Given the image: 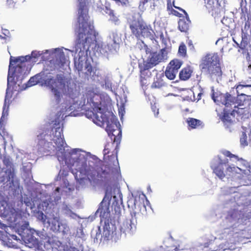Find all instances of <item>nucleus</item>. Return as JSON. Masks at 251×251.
<instances>
[{"label":"nucleus","instance_id":"32","mask_svg":"<svg viewBox=\"0 0 251 251\" xmlns=\"http://www.w3.org/2000/svg\"><path fill=\"white\" fill-rule=\"evenodd\" d=\"M177 72L171 68L167 67L165 71V75L170 80H173L176 77Z\"/></svg>","mask_w":251,"mask_h":251},{"label":"nucleus","instance_id":"38","mask_svg":"<svg viewBox=\"0 0 251 251\" xmlns=\"http://www.w3.org/2000/svg\"><path fill=\"white\" fill-rule=\"evenodd\" d=\"M140 45L142 47L141 50H143L147 54H151L152 52L151 51V49L149 48L147 45L145 44L143 42H142Z\"/></svg>","mask_w":251,"mask_h":251},{"label":"nucleus","instance_id":"48","mask_svg":"<svg viewBox=\"0 0 251 251\" xmlns=\"http://www.w3.org/2000/svg\"><path fill=\"white\" fill-rule=\"evenodd\" d=\"M175 3V1H173V6H174L175 8H176V9H178L179 10H180V11H182V12H183V13H184V14L185 15V16H186L187 17H188V14H187V13H186V12L184 9H183L182 8H180V7H177V6H175V3Z\"/></svg>","mask_w":251,"mask_h":251},{"label":"nucleus","instance_id":"28","mask_svg":"<svg viewBox=\"0 0 251 251\" xmlns=\"http://www.w3.org/2000/svg\"><path fill=\"white\" fill-rule=\"evenodd\" d=\"M4 213L6 216L10 219H13L14 221L16 220L19 215V212L13 207L9 208V211H5Z\"/></svg>","mask_w":251,"mask_h":251},{"label":"nucleus","instance_id":"16","mask_svg":"<svg viewBox=\"0 0 251 251\" xmlns=\"http://www.w3.org/2000/svg\"><path fill=\"white\" fill-rule=\"evenodd\" d=\"M138 68L141 85L142 86H147L148 84L149 79L151 75V73L150 69L152 67L142 61L138 63Z\"/></svg>","mask_w":251,"mask_h":251},{"label":"nucleus","instance_id":"20","mask_svg":"<svg viewBox=\"0 0 251 251\" xmlns=\"http://www.w3.org/2000/svg\"><path fill=\"white\" fill-rule=\"evenodd\" d=\"M63 117L64 115L60 111L56 114L53 113L50 114L47 119L49 124L50 125H52L53 126H63L65 124V118L67 116H66L65 118Z\"/></svg>","mask_w":251,"mask_h":251},{"label":"nucleus","instance_id":"44","mask_svg":"<svg viewBox=\"0 0 251 251\" xmlns=\"http://www.w3.org/2000/svg\"><path fill=\"white\" fill-rule=\"evenodd\" d=\"M124 113H125V108H124V106H122L119 109V116H120L121 120L123 118Z\"/></svg>","mask_w":251,"mask_h":251},{"label":"nucleus","instance_id":"21","mask_svg":"<svg viewBox=\"0 0 251 251\" xmlns=\"http://www.w3.org/2000/svg\"><path fill=\"white\" fill-rule=\"evenodd\" d=\"M120 145V144H118V142H115L114 140H111L110 142H108L105 144L103 151V154L105 155L112 152V155H115L116 159H117Z\"/></svg>","mask_w":251,"mask_h":251},{"label":"nucleus","instance_id":"3","mask_svg":"<svg viewBox=\"0 0 251 251\" xmlns=\"http://www.w3.org/2000/svg\"><path fill=\"white\" fill-rule=\"evenodd\" d=\"M63 126H51L43 130L37 135L35 142L38 151L42 153H48L54 151L56 147L52 141L57 145L62 142Z\"/></svg>","mask_w":251,"mask_h":251},{"label":"nucleus","instance_id":"1","mask_svg":"<svg viewBox=\"0 0 251 251\" xmlns=\"http://www.w3.org/2000/svg\"><path fill=\"white\" fill-rule=\"evenodd\" d=\"M77 24L75 28L76 35L75 51L78 59L75 60V67L79 72L82 71L85 62L87 61L88 51L92 44L96 41L97 35L94 26L89 22L88 9L85 0H79Z\"/></svg>","mask_w":251,"mask_h":251},{"label":"nucleus","instance_id":"33","mask_svg":"<svg viewBox=\"0 0 251 251\" xmlns=\"http://www.w3.org/2000/svg\"><path fill=\"white\" fill-rule=\"evenodd\" d=\"M186 123L188 126H201L203 124L201 120L193 118H187Z\"/></svg>","mask_w":251,"mask_h":251},{"label":"nucleus","instance_id":"37","mask_svg":"<svg viewBox=\"0 0 251 251\" xmlns=\"http://www.w3.org/2000/svg\"><path fill=\"white\" fill-rule=\"evenodd\" d=\"M163 86V83L162 82V80L157 79L156 81H154L152 85V88H160Z\"/></svg>","mask_w":251,"mask_h":251},{"label":"nucleus","instance_id":"18","mask_svg":"<svg viewBox=\"0 0 251 251\" xmlns=\"http://www.w3.org/2000/svg\"><path fill=\"white\" fill-rule=\"evenodd\" d=\"M205 5L215 18L221 17V7L218 0H204Z\"/></svg>","mask_w":251,"mask_h":251},{"label":"nucleus","instance_id":"12","mask_svg":"<svg viewBox=\"0 0 251 251\" xmlns=\"http://www.w3.org/2000/svg\"><path fill=\"white\" fill-rule=\"evenodd\" d=\"M147 203H149V201L147 199L146 196L143 195L141 199L140 197H135L134 200H129L128 201L129 208L131 207L130 210L132 215L136 218L141 215L147 214V207L144 203V200Z\"/></svg>","mask_w":251,"mask_h":251},{"label":"nucleus","instance_id":"36","mask_svg":"<svg viewBox=\"0 0 251 251\" xmlns=\"http://www.w3.org/2000/svg\"><path fill=\"white\" fill-rule=\"evenodd\" d=\"M85 70H86L85 73L87 75H91L93 71V67L91 65L90 63L88 62L87 61H86L85 62Z\"/></svg>","mask_w":251,"mask_h":251},{"label":"nucleus","instance_id":"40","mask_svg":"<svg viewBox=\"0 0 251 251\" xmlns=\"http://www.w3.org/2000/svg\"><path fill=\"white\" fill-rule=\"evenodd\" d=\"M3 164L7 167L11 166L12 163L10 159L8 157H4L3 159Z\"/></svg>","mask_w":251,"mask_h":251},{"label":"nucleus","instance_id":"50","mask_svg":"<svg viewBox=\"0 0 251 251\" xmlns=\"http://www.w3.org/2000/svg\"><path fill=\"white\" fill-rule=\"evenodd\" d=\"M160 39H161L162 43L164 44L165 45H166V39L164 37V35L163 33H161V34L160 35Z\"/></svg>","mask_w":251,"mask_h":251},{"label":"nucleus","instance_id":"25","mask_svg":"<svg viewBox=\"0 0 251 251\" xmlns=\"http://www.w3.org/2000/svg\"><path fill=\"white\" fill-rule=\"evenodd\" d=\"M190 20L189 19L188 16H185V17H183L182 19H179L178 24V29L181 32H187L189 28V25L190 24Z\"/></svg>","mask_w":251,"mask_h":251},{"label":"nucleus","instance_id":"41","mask_svg":"<svg viewBox=\"0 0 251 251\" xmlns=\"http://www.w3.org/2000/svg\"><path fill=\"white\" fill-rule=\"evenodd\" d=\"M17 2L16 0H7L6 4L10 7H14Z\"/></svg>","mask_w":251,"mask_h":251},{"label":"nucleus","instance_id":"53","mask_svg":"<svg viewBox=\"0 0 251 251\" xmlns=\"http://www.w3.org/2000/svg\"><path fill=\"white\" fill-rule=\"evenodd\" d=\"M121 194H120V195H119V204L122 203V198L121 197Z\"/></svg>","mask_w":251,"mask_h":251},{"label":"nucleus","instance_id":"8","mask_svg":"<svg viewBox=\"0 0 251 251\" xmlns=\"http://www.w3.org/2000/svg\"><path fill=\"white\" fill-rule=\"evenodd\" d=\"M109 202L105 201V198H104L100 203L99 207L96 211V213L100 214V216L101 218V223H104L102 234L105 238H108L112 233L110 227V223H111V218L109 210Z\"/></svg>","mask_w":251,"mask_h":251},{"label":"nucleus","instance_id":"6","mask_svg":"<svg viewBox=\"0 0 251 251\" xmlns=\"http://www.w3.org/2000/svg\"><path fill=\"white\" fill-rule=\"evenodd\" d=\"M129 28L137 39L144 38L152 41L156 40L157 37L151 26L141 19H133L129 23Z\"/></svg>","mask_w":251,"mask_h":251},{"label":"nucleus","instance_id":"7","mask_svg":"<svg viewBox=\"0 0 251 251\" xmlns=\"http://www.w3.org/2000/svg\"><path fill=\"white\" fill-rule=\"evenodd\" d=\"M219 162L217 165L212 164L211 168L213 170V173L220 179H223L226 176L228 178L233 177L236 174H240L241 169L238 167L228 165V160L227 159L223 160L220 157H218Z\"/></svg>","mask_w":251,"mask_h":251},{"label":"nucleus","instance_id":"5","mask_svg":"<svg viewBox=\"0 0 251 251\" xmlns=\"http://www.w3.org/2000/svg\"><path fill=\"white\" fill-rule=\"evenodd\" d=\"M200 68L202 72L212 78H218L222 75L218 53H209L204 56L201 60Z\"/></svg>","mask_w":251,"mask_h":251},{"label":"nucleus","instance_id":"52","mask_svg":"<svg viewBox=\"0 0 251 251\" xmlns=\"http://www.w3.org/2000/svg\"><path fill=\"white\" fill-rule=\"evenodd\" d=\"M60 190V188L59 187H57V188H56L55 191L56 192H59Z\"/></svg>","mask_w":251,"mask_h":251},{"label":"nucleus","instance_id":"27","mask_svg":"<svg viewBox=\"0 0 251 251\" xmlns=\"http://www.w3.org/2000/svg\"><path fill=\"white\" fill-rule=\"evenodd\" d=\"M193 70L190 66H187L184 68L180 72L179 75L181 80H186L188 79L191 76Z\"/></svg>","mask_w":251,"mask_h":251},{"label":"nucleus","instance_id":"35","mask_svg":"<svg viewBox=\"0 0 251 251\" xmlns=\"http://www.w3.org/2000/svg\"><path fill=\"white\" fill-rule=\"evenodd\" d=\"M178 53L183 57L186 55V47L183 43H182L179 47Z\"/></svg>","mask_w":251,"mask_h":251},{"label":"nucleus","instance_id":"55","mask_svg":"<svg viewBox=\"0 0 251 251\" xmlns=\"http://www.w3.org/2000/svg\"><path fill=\"white\" fill-rule=\"evenodd\" d=\"M63 56V57L65 59V56H64V54H62V55H61L60 56Z\"/></svg>","mask_w":251,"mask_h":251},{"label":"nucleus","instance_id":"39","mask_svg":"<svg viewBox=\"0 0 251 251\" xmlns=\"http://www.w3.org/2000/svg\"><path fill=\"white\" fill-rule=\"evenodd\" d=\"M222 153L226 156V157H228L230 158H236V159H237L238 160H239L240 159L238 158V157L235 155V154H232L229 151H222Z\"/></svg>","mask_w":251,"mask_h":251},{"label":"nucleus","instance_id":"46","mask_svg":"<svg viewBox=\"0 0 251 251\" xmlns=\"http://www.w3.org/2000/svg\"><path fill=\"white\" fill-rule=\"evenodd\" d=\"M173 5L172 4L171 0H168L167 4V10L169 11H170L173 9Z\"/></svg>","mask_w":251,"mask_h":251},{"label":"nucleus","instance_id":"57","mask_svg":"<svg viewBox=\"0 0 251 251\" xmlns=\"http://www.w3.org/2000/svg\"><path fill=\"white\" fill-rule=\"evenodd\" d=\"M103 174H105V171H103Z\"/></svg>","mask_w":251,"mask_h":251},{"label":"nucleus","instance_id":"47","mask_svg":"<svg viewBox=\"0 0 251 251\" xmlns=\"http://www.w3.org/2000/svg\"><path fill=\"white\" fill-rule=\"evenodd\" d=\"M151 109L154 112V116H157L159 114V109L156 108V106L154 105L152 106Z\"/></svg>","mask_w":251,"mask_h":251},{"label":"nucleus","instance_id":"24","mask_svg":"<svg viewBox=\"0 0 251 251\" xmlns=\"http://www.w3.org/2000/svg\"><path fill=\"white\" fill-rule=\"evenodd\" d=\"M227 111L226 109H224L220 117L221 121L225 125L231 124L234 117V113L232 112V111L230 113L228 112Z\"/></svg>","mask_w":251,"mask_h":251},{"label":"nucleus","instance_id":"34","mask_svg":"<svg viewBox=\"0 0 251 251\" xmlns=\"http://www.w3.org/2000/svg\"><path fill=\"white\" fill-rule=\"evenodd\" d=\"M124 232H130L132 231V229L133 227H135V226L133 225L132 226L131 221H126V224H124Z\"/></svg>","mask_w":251,"mask_h":251},{"label":"nucleus","instance_id":"9","mask_svg":"<svg viewBox=\"0 0 251 251\" xmlns=\"http://www.w3.org/2000/svg\"><path fill=\"white\" fill-rule=\"evenodd\" d=\"M31 56L29 55L25 56H19L16 58L11 56L9 65L8 72L16 75L17 79H22L25 73V62L29 61Z\"/></svg>","mask_w":251,"mask_h":251},{"label":"nucleus","instance_id":"43","mask_svg":"<svg viewBox=\"0 0 251 251\" xmlns=\"http://www.w3.org/2000/svg\"><path fill=\"white\" fill-rule=\"evenodd\" d=\"M149 1V0H141L139 7L141 9H144L145 5Z\"/></svg>","mask_w":251,"mask_h":251},{"label":"nucleus","instance_id":"51","mask_svg":"<svg viewBox=\"0 0 251 251\" xmlns=\"http://www.w3.org/2000/svg\"><path fill=\"white\" fill-rule=\"evenodd\" d=\"M202 94L201 93H200L198 95V100H200L201 99V96Z\"/></svg>","mask_w":251,"mask_h":251},{"label":"nucleus","instance_id":"49","mask_svg":"<svg viewBox=\"0 0 251 251\" xmlns=\"http://www.w3.org/2000/svg\"><path fill=\"white\" fill-rule=\"evenodd\" d=\"M247 61H248V70L251 71V56H249L247 57Z\"/></svg>","mask_w":251,"mask_h":251},{"label":"nucleus","instance_id":"14","mask_svg":"<svg viewBox=\"0 0 251 251\" xmlns=\"http://www.w3.org/2000/svg\"><path fill=\"white\" fill-rule=\"evenodd\" d=\"M167 49L168 48L165 47L159 52H152L146 60H143V61L153 68L165 59L168 52Z\"/></svg>","mask_w":251,"mask_h":251},{"label":"nucleus","instance_id":"22","mask_svg":"<svg viewBox=\"0 0 251 251\" xmlns=\"http://www.w3.org/2000/svg\"><path fill=\"white\" fill-rule=\"evenodd\" d=\"M243 131L240 137V145L242 147H246L248 145V137L249 135L250 140H251V126H244Z\"/></svg>","mask_w":251,"mask_h":251},{"label":"nucleus","instance_id":"42","mask_svg":"<svg viewBox=\"0 0 251 251\" xmlns=\"http://www.w3.org/2000/svg\"><path fill=\"white\" fill-rule=\"evenodd\" d=\"M42 54L40 53L39 51L34 50L32 51L31 54V57H33L34 58H38Z\"/></svg>","mask_w":251,"mask_h":251},{"label":"nucleus","instance_id":"2","mask_svg":"<svg viewBox=\"0 0 251 251\" xmlns=\"http://www.w3.org/2000/svg\"><path fill=\"white\" fill-rule=\"evenodd\" d=\"M40 83L51 90L58 102L61 100L62 93L65 94L70 92L68 86L65 84L64 76L61 74L56 75L55 77H54L50 75V73H46L42 71L30 77L28 85L31 86Z\"/></svg>","mask_w":251,"mask_h":251},{"label":"nucleus","instance_id":"45","mask_svg":"<svg viewBox=\"0 0 251 251\" xmlns=\"http://www.w3.org/2000/svg\"><path fill=\"white\" fill-rule=\"evenodd\" d=\"M170 12H171V14L178 17H180L182 15V14H181L180 13H179L178 12L174 9L173 8Z\"/></svg>","mask_w":251,"mask_h":251},{"label":"nucleus","instance_id":"11","mask_svg":"<svg viewBox=\"0 0 251 251\" xmlns=\"http://www.w3.org/2000/svg\"><path fill=\"white\" fill-rule=\"evenodd\" d=\"M75 165L77 167L75 169L77 172L86 176L90 182H97L100 177L99 173L93 167L87 165L85 160L77 161Z\"/></svg>","mask_w":251,"mask_h":251},{"label":"nucleus","instance_id":"15","mask_svg":"<svg viewBox=\"0 0 251 251\" xmlns=\"http://www.w3.org/2000/svg\"><path fill=\"white\" fill-rule=\"evenodd\" d=\"M251 101L249 100L244 99L243 100H241L238 102V104L234 107V109L232 110V112L237 114V116L240 117L241 118L248 117L251 113L250 105Z\"/></svg>","mask_w":251,"mask_h":251},{"label":"nucleus","instance_id":"4","mask_svg":"<svg viewBox=\"0 0 251 251\" xmlns=\"http://www.w3.org/2000/svg\"><path fill=\"white\" fill-rule=\"evenodd\" d=\"M87 102L89 103L93 109L90 115L91 118L97 126H120L118 119L112 117L110 123L109 118L104 114L105 107L101 105V97L93 91H89L86 94Z\"/></svg>","mask_w":251,"mask_h":251},{"label":"nucleus","instance_id":"13","mask_svg":"<svg viewBox=\"0 0 251 251\" xmlns=\"http://www.w3.org/2000/svg\"><path fill=\"white\" fill-rule=\"evenodd\" d=\"M212 99L213 100L217 102L218 104H222L225 106L226 110L230 111L232 107H236L238 102L241 99L236 98L228 93L226 94L221 93L218 94L216 97L213 94Z\"/></svg>","mask_w":251,"mask_h":251},{"label":"nucleus","instance_id":"30","mask_svg":"<svg viewBox=\"0 0 251 251\" xmlns=\"http://www.w3.org/2000/svg\"><path fill=\"white\" fill-rule=\"evenodd\" d=\"M181 65V61L178 59H174L170 62L168 67L178 72V69L180 68Z\"/></svg>","mask_w":251,"mask_h":251},{"label":"nucleus","instance_id":"56","mask_svg":"<svg viewBox=\"0 0 251 251\" xmlns=\"http://www.w3.org/2000/svg\"><path fill=\"white\" fill-rule=\"evenodd\" d=\"M28 241L29 242H30L31 241L30 240V239H28Z\"/></svg>","mask_w":251,"mask_h":251},{"label":"nucleus","instance_id":"29","mask_svg":"<svg viewBox=\"0 0 251 251\" xmlns=\"http://www.w3.org/2000/svg\"><path fill=\"white\" fill-rule=\"evenodd\" d=\"M234 87L236 88V92L238 96L240 95L245 96V94H244L242 91H241L244 88L251 87V84H246L245 82H243V84L240 83L239 84L235 86Z\"/></svg>","mask_w":251,"mask_h":251},{"label":"nucleus","instance_id":"23","mask_svg":"<svg viewBox=\"0 0 251 251\" xmlns=\"http://www.w3.org/2000/svg\"><path fill=\"white\" fill-rule=\"evenodd\" d=\"M215 239V237L212 235L206 234L201 238L199 246L203 248H208L213 243Z\"/></svg>","mask_w":251,"mask_h":251},{"label":"nucleus","instance_id":"19","mask_svg":"<svg viewBox=\"0 0 251 251\" xmlns=\"http://www.w3.org/2000/svg\"><path fill=\"white\" fill-rule=\"evenodd\" d=\"M105 129L111 140L118 142V144L121 143L122 136L121 126H106Z\"/></svg>","mask_w":251,"mask_h":251},{"label":"nucleus","instance_id":"31","mask_svg":"<svg viewBox=\"0 0 251 251\" xmlns=\"http://www.w3.org/2000/svg\"><path fill=\"white\" fill-rule=\"evenodd\" d=\"M106 13L108 14L110 17L109 20L111 22L115 23V24H117L119 22V20L118 19V16L116 15L115 13H114V11L110 9H106Z\"/></svg>","mask_w":251,"mask_h":251},{"label":"nucleus","instance_id":"17","mask_svg":"<svg viewBox=\"0 0 251 251\" xmlns=\"http://www.w3.org/2000/svg\"><path fill=\"white\" fill-rule=\"evenodd\" d=\"M96 33L97 35L96 36V37L98 35V33L97 32ZM94 44L96 51L100 52L102 54H105L109 52H112L116 50V43L115 41H113L112 43L107 44H97V40L96 39V41H95L94 43L92 44V45Z\"/></svg>","mask_w":251,"mask_h":251},{"label":"nucleus","instance_id":"54","mask_svg":"<svg viewBox=\"0 0 251 251\" xmlns=\"http://www.w3.org/2000/svg\"><path fill=\"white\" fill-rule=\"evenodd\" d=\"M197 126H189L188 129L189 130H191L192 129L195 128Z\"/></svg>","mask_w":251,"mask_h":251},{"label":"nucleus","instance_id":"10","mask_svg":"<svg viewBox=\"0 0 251 251\" xmlns=\"http://www.w3.org/2000/svg\"><path fill=\"white\" fill-rule=\"evenodd\" d=\"M19 80L21 79L20 78L17 79L16 75L8 72L7 76V88L5 96L4 103L3 106L2 116L0 120V126H4L6 124V121L8 114L9 101L12 97V91H10L11 86L16 85Z\"/></svg>","mask_w":251,"mask_h":251},{"label":"nucleus","instance_id":"26","mask_svg":"<svg viewBox=\"0 0 251 251\" xmlns=\"http://www.w3.org/2000/svg\"><path fill=\"white\" fill-rule=\"evenodd\" d=\"M234 42L236 44L237 47L240 48L241 50H248V39L247 35L242 32V40L240 44L236 42L234 38H233Z\"/></svg>","mask_w":251,"mask_h":251}]
</instances>
